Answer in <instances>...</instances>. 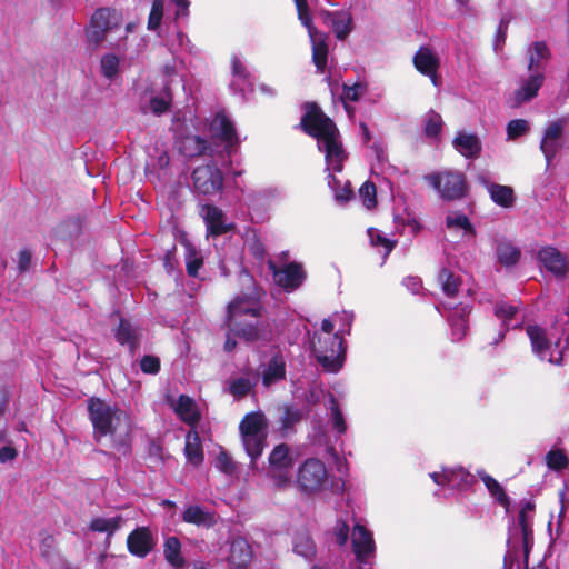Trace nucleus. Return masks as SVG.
I'll use <instances>...</instances> for the list:
<instances>
[{"mask_svg":"<svg viewBox=\"0 0 569 569\" xmlns=\"http://www.w3.org/2000/svg\"><path fill=\"white\" fill-rule=\"evenodd\" d=\"M299 128L317 140L318 150L325 154L328 186L333 193L339 191L341 183L335 173L342 171L348 153L343 148L336 123L322 112L317 103L307 102Z\"/></svg>","mask_w":569,"mask_h":569,"instance_id":"f257e3e1","label":"nucleus"},{"mask_svg":"<svg viewBox=\"0 0 569 569\" xmlns=\"http://www.w3.org/2000/svg\"><path fill=\"white\" fill-rule=\"evenodd\" d=\"M88 412L96 440L100 441L102 437L110 436L114 446L126 451L132 428L130 415L99 398L89 399Z\"/></svg>","mask_w":569,"mask_h":569,"instance_id":"f03ea898","label":"nucleus"},{"mask_svg":"<svg viewBox=\"0 0 569 569\" xmlns=\"http://www.w3.org/2000/svg\"><path fill=\"white\" fill-rule=\"evenodd\" d=\"M353 315L342 311L326 318L321 322V335L311 340L312 356H346V335L350 333Z\"/></svg>","mask_w":569,"mask_h":569,"instance_id":"7ed1b4c3","label":"nucleus"},{"mask_svg":"<svg viewBox=\"0 0 569 569\" xmlns=\"http://www.w3.org/2000/svg\"><path fill=\"white\" fill-rule=\"evenodd\" d=\"M122 21V13L116 9L108 7L97 9L87 30L88 44L97 49L104 41L107 33L120 28Z\"/></svg>","mask_w":569,"mask_h":569,"instance_id":"20e7f679","label":"nucleus"},{"mask_svg":"<svg viewBox=\"0 0 569 569\" xmlns=\"http://www.w3.org/2000/svg\"><path fill=\"white\" fill-rule=\"evenodd\" d=\"M266 262L272 273L273 283L286 293L297 291L307 280L308 274L302 262L291 261L277 266L270 258Z\"/></svg>","mask_w":569,"mask_h":569,"instance_id":"39448f33","label":"nucleus"},{"mask_svg":"<svg viewBox=\"0 0 569 569\" xmlns=\"http://www.w3.org/2000/svg\"><path fill=\"white\" fill-rule=\"evenodd\" d=\"M426 180L439 193L442 200H459L467 194L466 177L459 171L433 172L428 174Z\"/></svg>","mask_w":569,"mask_h":569,"instance_id":"423d86ee","label":"nucleus"},{"mask_svg":"<svg viewBox=\"0 0 569 569\" xmlns=\"http://www.w3.org/2000/svg\"><path fill=\"white\" fill-rule=\"evenodd\" d=\"M226 323L233 336L249 341V296H238L229 302Z\"/></svg>","mask_w":569,"mask_h":569,"instance_id":"0eeeda50","label":"nucleus"},{"mask_svg":"<svg viewBox=\"0 0 569 569\" xmlns=\"http://www.w3.org/2000/svg\"><path fill=\"white\" fill-rule=\"evenodd\" d=\"M327 480V468L319 459H307L298 470L297 483L305 492H317L322 490Z\"/></svg>","mask_w":569,"mask_h":569,"instance_id":"6e6552de","label":"nucleus"},{"mask_svg":"<svg viewBox=\"0 0 569 569\" xmlns=\"http://www.w3.org/2000/svg\"><path fill=\"white\" fill-rule=\"evenodd\" d=\"M268 473L278 487L286 486L290 480L293 458L284 443L276 446L269 455Z\"/></svg>","mask_w":569,"mask_h":569,"instance_id":"1a4fd4ad","label":"nucleus"},{"mask_svg":"<svg viewBox=\"0 0 569 569\" xmlns=\"http://www.w3.org/2000/svg\"><path fill=\"white\" fill-rule=\"evenodd\" d=\"M196 192L204 196L218 193L223 188V176L216 164L197 167L191 174Z\"/></svg>","mask_w":569,"mask_h":569,"instance_id":"9d476101","label":"nucleus"},{"mask_svg":"<svg viewBox=\"0 0 569 569\" xmlns=\"http://www.w3.org/2000/svg\"><path fill=\"white\" fill-rule=\"evenodd\" d=\"M210 133L213 141H220L224 144L226 152L230 156L232 149L238 144L239 139L233 123L227 114L219 112L210 122Z\"/></svg>","mask_w":569,"mask_h":569,"instance_id":"9b49d317","label":"nucleus"},{"mask_svg":"<svg viewBox=\"0 0 569 569\" xmlns=\"http://www.w3.org/2000/svg\"><path fill=\"white\" fill-rule=\"evenodd\" d=\"M545 79L546 76L539 71H528V76L520 79L519 87L509 102L510 107L518 108L535 99L543 86Z\"/></svg>","mask_w":569,"mask_h":569,"instance_id":"f8f14e48","label":"nucleus"},{"mask_svg":"<svg viewBox=\"0 0 569 569\" xmlns=\"http://www.w3.org/2000/svg\"><path fill=\"white\" fill-rule=\"evenodd\" d=\"M351 545L357 560L361 563H367L375 555L376 546L372 533L360 523H356L352 528Z\"/></svg>","mask_w":569,"mask_h":569,"instance_id":"ddd939ff","label":"nucleus"},{"mask_svg":"<svg viewBox=\"0 0 569 569\" xmlns=\"http://www.w3.org/2000/svg\"><path fill=\"white\" fill-rule=\"evenodd\" d=\"M538 260L542 268L557 278H562L569 271V260L552 246H545L538 251Z\"/></svg>","mask_w":569,"mask_h":569,"instance_id":"4468645a","label":"nucleus"},{"mask_svg":"<svg viewBox=\"0 0 569 569\" xmlns=\"http://www.w3.org/2000/svg\"><path fill=\"white\" fill-rule=\"evenodd\" d=\"M166 401L183 422L192 428L198 423L200 413L192 398L186 395H180L178 398L168 395Z\"/></svg>","mask_w":569,"mask_h":569,"instance_id":"2eb2a0df","label":"nucleus"},{"mask_svg":"<svg viewBox=\"0 0 569 569\" xmlns=\"http://www.w3.org/2000/svg\"><path fill=\"white\" fill-rule=\"evenodd\" d=\"M477 181L483 186L493 203L501 208H511L515 204L516 196L510 186L491 182L486 173H480Z\"/></svg>","mask_w":569,"mask_h":569,"instance_id":"dca6fc26","label":"nucleus"},{"mask_svg":"<svg viewBox=\"0 0 569 569\" xmlns=\"http://www.w3.org/2000/svg\"><path fill=\"white\" fill-rule=\"evenodd\" d=\"M415 68L423 76L428 77L433 86H438V69L440 67L439 57L429 48L420 47L413 56Z\"/></svg>","mask_w":569,"mask_h":569,"instance_id":"f3484780","label":"nucleus"},{"mask_svg":"<svg viewBox=\"0 0 569 569\" xmlns=\"http://www.w3.org/2000/svg\"><path fill=\"white\" fill-rule=\"evenodd\" d=\"M281 194L278 188H267L251 193V210L256 211V214L251 213V223L264 221L268 218V209L272 200Z\"/></svg>","mask_w":569,"mask_h":569,"instance_id":"a211bd4d","label":"nucleus"},{"mask_svg":"<svg viewBox=\"0 0 569 569\" xmlns=\"http://www.w3.org/2000/svg\"><path fill=\"white\" fill-rule=\"evenodd\" d=\"M323 22L332 30L338 40H345L353 29L352 16L348 10L323 12Z\"/></svg>","mask_w":569,"mask_h":569,"instance_id":"6ab92c4d","label":"nucleus"},{"mask_svg":"<svg viewBox=\"0 0 569 569\" xmlns=\"http://www.w3.org/2000/svg\"><path fill=\"white\" fill-rule=\"evenodd\" d=\"M200 214L204 220L207 231L213 237L222 236L232 229V224L224 221L223 211L213 204L201 206Z\"/></svg>","mask_w":569,"mask_h":569,"instance_id":"aec40b11","label":"nucleus"},{"mask_svg":"<svg viewBox=\"0 0 569 569\" xmlns=\"http://www.w3.org/2000/svg\"><path fill=\"white\" fill-rule=\"evenodd\" d=\"M127 547L131 555L144 558L153 549L151 531L147 527L134 529L127 538Z\"/></svg>","mask_w":569,"mask_h":569,"instance_id":"412c9836","label":"nucleus"},{"mask_svg":"<svg viewBox=\"0 0 569 569\" xmlns=\"http://www.w3.org/2000/svg\"><path fill=\"white\" fill-rule=\"evenodd\" d=\"M452 146L466 159H477L482 150L479 137L475 133L458 131L452 140Z\"/></svg>","mask_w":569,"mask_h":569,"instance_id":"4be33fe9","label":"nucleus"},{"mask_svg":"<svg viewBox=\"0 0 569 569\" xmlns=\"http://www.w3.org/2000/svg\"><path fill=\"white\" fill-rule=\"evenodd\" d=\"M528 71H539L546 76L547 63L551 57V51L545 41H536L527 49Z\"/></svg>","mask_w":569,"mask_h":569,"instance_id":"5701e85b","label":"nucleus"},{"mask_svg":"<svg viewBox=\"0 0 569 569\" xmlns=\"http://www.w3.org/2000/svg\"><path fill=\"white\" fill-rule=\"evenodd\" d=\"M431 478L438 485H448L456 489L468 487L472 481V476L463 468L445 469L442 473L433 472Z\"/></svg>","mask_w":569,"mask_h":569,"instance_id":"b1692460","label":"nucleus"},{"mask_svg":"<svg viewBox=\"0 0 569 569\" xmlns=\"http://www.w3.org/2000/svg\"><path fill=\"white\" fill-rule=\"evenodd\" d=\"M267 420L261 412H251V460L261 455L267 436Z\"/></svg>","mask_w":569,"mask_h":569,"instance_id":"393cba45","label":"nucleus"},{"mask_svg":"<svg viewBox=\"0 0 569 569\" xmlns=\"http://www.w3.org/2000/svg\"><path fill=\"white\" fill-rule=\"evenodd\" d=\"M182 520L198 527L210 528L214 525V516L207 509L198 506H187L182 512Z\"/></svg>","mask_w":569,"mask_h":569,"instance_id":"a878e982","label":"nucleus"},{"mask_svg":"<svg viewBox=\"0 0 569 569\" xmlns=\"http://www.w3.org/2000/svg\"><path fill=\"white\" fill-rule=\"evenodd\" d=\"M117 341L122 346H128L129 352L134 353L139 345V335L130 321L121 318L114 332Z\"/></svg>","mask_w":569,"mask_h":569,"instance_id":"bb28decb","label":"nucleus"},{"mask_svg":"<svg viewBox=\"0 0 569 569\" xmlns=\"http://www.w3.org/2000/svg\"><path fill=\"white\" fill-rule=\"evenodd\" d=\"M468 307L456 308L449 316L450 335L452 341H460L468 330Z\"/></svg>","mask_w":569,"mask_h":569,"instance_id":"cd10ccee","label":"nucleus"},{"mask_svg":"<svg viewBox=\"0 0 569 569\" xmlns=\"http://www.w3.org/2000/svg\"><path fill=\"white\" fill-rule=\"evenodd\" d=\"M278 333L273 321L269 319L258 320L251 323V345L271 342Z\"/></svg>","mask_w":569,"mask_h":569,"instance_id":"c85d7f7f","label":"nucleus"},{"mask_svg":"<svg viewBox=\"0 0 569 569\" xmlns=\"http://www.w3.org/2000/svg\"><path fill=\"white\" fill-rule=\"evenodd\" d=\"M184 455L187 461L194 467L203 462V450L199 433L192 429L186 435Z\"/></svg>","mask_w":569,"mask_h":569,"instance_id":"c756f323","label":"nucleus"},{"mask_svg":"<svg viewBox=\"0 0 569 569\" xmlns=\"http://www.w3.org/2000/svg\"><path fill=\"white\" fill-rule=\"evenodd\" d=\"M312 46V61L317 68V72L323 73L328 63V44L322 33L310 37Z\"/></svg>","mask_w":569,"mask_h":569,"instance_id":"7c9ffc66","label":"nucleus"},{"mask_svg":"<svg viewBox=\"0 0 569 569\" xmlns=\"http://www.w3.org/2000/svg\"><path fill=\"white\" fill-rule=\"evenodd\" d=\"M496 254L501 264L510 267L519 261L520 249L511 241L501 239L496 243Z\"/></svg>","mask_w":569,"mask_h":569,"instance_id":"2f4dec72","label":"nucleus"},{"mask_svg":"<svg viewBox=\"0 0 569 569\" xmlns=\"http://www.w3.org/2000/svg\"><path fill=\"white\" fill-rule=\"evenodd\" d=\"M164 559L174 568L181 569L186 565L184 558L181 556V543L177 537H169L163 543Z\"/></svg>","mask_w":569,"mask_h":569,"instance_id":"473e14b6","label":"nucleus"},{"mask_svg":"<svg viewBox=\"0 0 569 569\" xmlns=\"http://www.w3.org/2000/svg\"><path fill=\"white\" fill-rule=\"evenodd\" d=\"M123 522L124 519L122 516L109 518L97 517L91 520L89 528L94 532L107 533V537L110 538L122 527Z\"/></svg>","mask_w":569,"mask_h":569,"instance_id":"72a5a7b5","label":"nucleus"},{"mask_svg":"<svg viewBox=\"0 0 569 569\" xmlns=\"http://www.w3.org/2000/svg\"><path fill=\"white\" fill-rule=\"evenodd\" d=\"M182 149L187 157H200L211 154V144L200 136H189L182 141Z\"/></svg>","mask_w":569,"mask_h":569,"instance_id":"f704fd0d","label":"nucleus"},{"mask_svg":"<svg viewBox=\"0 0 569 569\" xmlns=\"http://www.w3.org/2000/svg\"><path fill=\"white\" fill-rule=\"evenodd\" d=\"M526 332L530 339L532 351L535 353H542L549 349L551 341L546 329L538 325H528Z\"/></svg>","mask_w":569,"mask_h":569,"instance_id":"c9c22d12","label":"nucleus"},{"mask_svg":"<svg viewBox=\"0 0 569 569\" xmlns=\"http://www.w3.org/2000/svg\"><path fill=\"white\" fill-rule=\"evenodd\" d=\"M249 545L246 540H234L231 543L229 562L236 569H246L249 563Z\"/></svg>","mask_w":569,"mask_h":569,"instance_id":"e433bc0d","label":"nucleus"},{"mask_svg":"<svg viewBox=\"0 0 569 569\" xmlns=\"http://www.w3.org/2000/svg\"><path fill=\"white\" fill-rule=\"evenodd\" d=\"M284 362L283 358H272L268 365L263 366L262 382L266 387L271 386L276 381L284 378Z\"/></svg>","mask_w":569,"mask_h":569,"instance_id":"4c0bfd02","label":"nucleus"},{"mask_svg":"<svg viewBox=\"0 0 569 569\" xmlns=\"http://www.w3.org/2000/svg\"><path fill=\"white\" fill-rule=\"evenodd\" d=\"M293 551L311 560L316 556V545L307 531H298L293 537Z\"/></svg>","mask_w":569,"mask_h":569,"instance_id":"58836bf2","label":"nucleus"},{"mask_svg":"<svg viewBox=\"0 0 569 569\" xmlns=\"http://www.w3.org/2000/svg\"><path fill=\"white\" fill-rule=\"evenodd\" d=\"M368 236L370 238L371 246L376 248H381L382 253V263L387 260L390 252L396 247V241L390 240L386 236H383L378 229L369 228Z\"/></svg>","mask_w":569,"mask_h":569,"instance_id":"ea45409f","label":"nucleus"},{"mask_svg":"<svg viewBox=\"0 0 569 569\" xmlns=\"http://www.w3.org/2000/svg\"><path fill=\"white\" fill-rule=\"evenodd\" d=\"M438 282L447 297H455L458 293L460 279L449 269L442 268L439 271Z\"/></svg>","mask_w":569,"mask_h":569,"instance_id":"a19ab883","label":"nucleus"},{"mask_svg":"<svg viewBox=\"0 0 569 569\" xmlns=\"http://www.w3.org/2000/svg\"><path fill=\"white\" fill-rule=\"evenodd\" d=\"M518 310L517 306L508 305L506 302H498L495 306V315L497 318L502 320V325L505 327L503 330L499 332L498 338L495 340V343H497L499 340H502L505 337V331L511 326L510 321L512 320L513 316L516 315Z\"/></svg>","mask_w":569,"mask_h":569,"instance_id":"79ce46f5","label":"nucleus"},{"mask_svg":"<svg viewBox=\"0 0 569 569\" xmlns=\"http://www.w3.org/2000/svg\"><path fill=\"white\" fill-rule=\"evenodd\" d=\"M442 127L443 120L438 112L430 110L426 113L423 121V134L427 138L438 139Z\"/></svg>","mask_w":569,"mask_h":569,"instance_id":"37998d69","label":"nucleus"},{"mask_svg":"<svg viewBox=\"0 0 569 569\" xmlns=\"http://www.w3.org/2000/svg\"><path fill=\"white\" fill-rule=\"evenodd\" d=\"M481 480L483 481L485 486L487 487L488 491L491 493V496L503 507L509 506V498L506 495L503 488L501 485L491 476L487 473H480Z\"/></svg>","mask_w":569,"mask_h":569,"instance_id":"c03bdc74","label":"nucleus"},{"mask_svg":"<svg viewBox=\"0 0 569 569\" xmlns=\"http://www.w3.org/2000/svg\"><path fill=\"white\" fill-rule=\"evenodd\" d=\"M545 459L548 468L555 471H561L569 465V459L562 449H551Z\"/></svg>","mask_w":569,"mask_h":569,"instance_id":"a18cd8bd","label":"nucleus"},{"mask_svg":"<svg viewBox=\"0 0 569 569\" xmlns=\"http://www.w3.org/2000/svg\"><path fill=\"white\" fill-rule=\"evenodd\" d=\"M295 4L298 12V18L301 21L302 26L307 28L309 37H313L319 32L312 26V16L309 11L307 0H295Z\"/></svg>","mask_w":569,"mask_h":569,"instance_id":"49530a36","label":"nucleus"},{"mask_svg":"<svg viewBox=\"0 0 569 569\" xmlns=\"http://www.w3.org/2000/svg\"><path fill=\"white\" fill-rule=\"evenodd\" d=\"M365 92L366 86L362 83L357 82L352 86L343 84L341 99L345 103V109L349 114L351 113V107L347 104V101H358Z\"/></svg>","mask_w":569,"mask_h":569,"instance_id":"de8ad7c7","label":"nucleus"},{"mask_svg":"<svg viewBox=\"0 0 569 569\" xmlns=\"http://www.w3.org/2000/svg\"><path fill=\"white\" fill-rule=\"evenodd\" d=\"M214 467L229 477L236 476L238 471L237 463L224 450H221L217 456Z\"/></svg>","mask_w":569,"mask_h":569,"instance_id":"09e8293b","label":"nucleus"},{"mask_svg":"<svg viewBox=\"0 0 569 569\" xmlns=\"http://www.w3.org/2000/svg\"><path fill=\"white\" fill-rule=\"evenodd\" d=\"M166 96L163 97H152L150 99V108L152 112L157 116L163 114L167 112L172 103V97L170 92V88H164Z\"/></svg>","mask_w":569,"mask_h":569,"instance_id":"8fccbe9b","label":"nucleus"},{"mask_svg":"<svg viewBox=\"0 0 569 569\" xmlns=\"http://www.w3.org/2000/svg\"><path fill=\"white\" fill-rule=\"evenodd\" d=\"M359 197L367 209H372L377 206V190L371 181H366L359 189Z\"/></svg>","mask_w":569,"mask_h":569,"instance_id":"3c124183","label":"nucleus"},{"mask_svg":"<svg viewBox=\"0 0 569 569\" xmlns=\"http://www.w3.org/2000/svg\"><path fill=\"white\" fill-rule=\"evenodd\" d=\"M395 222L398 228H402L403 230L407 228L412 236H417L422 229L418 219L409 212H406L403 216H397Z\"/></svg>","mask_w":569,"mask_h":569,"instance_id":"603ef678","label":"nucleus"},{"mask_svg":"<svg viewBox=\"0 0 569 569\" xmlns=\"http://www.w3.org/2000/svg\"><path fill=\"white\" fill-rule=\"evenodd\" d=\"M448 228L463 229L466 232L475 233L473 227L463 212H455L446 218Z\"/></svg>","mask_w":569,"mask_h":569,"instance_id":"864d4df0","label":"nucleus"},{"mask_svg":"<svg viewBox=\"0 0 569 569\" xmlns=\"http://www.w3.org/2000/svg\"><path fill=\"white\" fill-rule=\"evenodd\" d=\"M330 411L333 429H336L339 435L345 433L347 430V425L343 415L339 409L338 402L333 396H330Z\"/></svg>","mask_w":569,"mask_h":569,"instance_id":"5fc2aeb1","label":"nucleus"},{"mask_svg":"<svg viewBox=\"0 0 569 569\" xmlns=\"http://www.w3.org/2000/svg\"><path fill=\"white\" fill-rule=\"evenodd\" d=\"M118 70H119V58L113 54V53H109V54H104L102 58H101V73L107 78V79H113L116 77V74L118 73Z\"/></svg>","mask_w":569,"mask_h":569,"instance_id":"6e6d98bb","label":"nucleus"},{"mask_svg":"<svg viewBox=\"0 0 569 569\" xmlns=\"http://www.w3.org/2000/svg\"><path fill=\"white\" fill-rule=\"evenodd\" d=\"M529 131V123L523 119H515L507 124L508 140H515Z\"/></svg>","mask_w":569,"mask_h":569,"instance_id":"4d7b16f0","label":"nucleus"},{"mask_svg":"<svg viewBox=\"0 0 569 569\" xmlns=\"http://www.w3.org/2000/svg\"><path fill=\"white\" fill-rule=\"evenodd\" d=\"M163 17V0H153L151 11L148 18V29L157 30Z\"/></svg>","mask_w":569,"mask_h":569,"instance_id":"13d9d810","label":"nucleus"},{"mask_svg":"<svg viewBox=\"0 0 569 569\" xmlns=\"http://www.w3.org/2000/svg\"><path fill=\"white\" fill-rule=\"evenodd\" d=\"M203 264V259L198 254V252L190 248L188 250L187 257H186V269L189 277H197L199 269Z\"/></svg>","mask_w":569,"mask_h":569,"instance_id":"bf43d9fd","label":"nucleus"},{"mask_svg":"<svg viewBox=\"0 0 569 569\" xmlns=\"http://www.w3.org/2000/svg\"><path fill=\"white\" fill-rule=\"evenodd\" d=\"M559 147L560 146L558 140L542 138L540 142V150L542 151L546 158L547 166H550L551 161L553 160L559 150Z\"/></svg>","mask_w":569,"mask_h":569,"instance_id":"052dcab7","label":"nucleus"},{"mask_svg":"<svg viewBox=\"0 0 569 569\" xmlns=\"http://www.w3.org/2000/svg\"><path fill=\"white\" fill-rule=\"evenodd\" d=\"M332 536L339 546H345L350 536L349 525L345 520H338L332 529Z\"/></svg>","mask_w":569,"mask_h":569,"instance_id":"680f3d73","label":"nucleus"},{"mask_svg":"<svg viewBox=\"0 0 569 569\" xmlns=\"http://www.w3.org/2000/svg\"><path fill=\"white\" fill-rule=\"evenodd\" d=\"M229 392L236 398L240 399L249 392V379L241 377L231 381Z\"/></svg>","mask_w":569,"mask_h":569,"instance_id":"e2e57ef3","label":"nucleus"},{"mask_svg":"<svg viewBox=\"0 0 569 569\" xmlns=\"http://www.w3.org/2000/svg\"><path fill=\"white\" fill-rule=\"evenodd\" d=\"M509 21L502 18L499 21L498 28L496 30L495 40H493V49L495 51H499L502 49V46L506 41L507 30H508Z\"/></svg>","mask_w":569,"mask_h":569,"instance_id":"0e129e2a","label":"nucleus"},{"mask_svg":"<svg viewBox=\"0 0 569 569\" xmlns=\"http://www.w3.org/2000/svg\"><path fill=\"white\" fill-rule=\"evenodd\" d=\"M345 358H317L319 366L326 372H337L343 366Z\"/></svg>","mask_w":569,"mask_h":569,"instance_id":"69168bd1","label":"nucleus"},{"mask_svg":"<svg viewBox=\"0 0 569 569\" xmlns=\"http://www.w3.org/2000/svg\"><path fill=\"white\" fill-rule=\"evenodd\" d=\"M251 254L258 260H264L267 256L263 243L258 239L256 231L251 229Z\"/></svg>","mask_w":569,"mask_h":569,"instance_id":"338daca9","label":"nucleus"},{"mask_svg":"<svg viewBox=\"0 0 569 569\" xmlns=\"http://www.w3.org/2000/svg\"><path fill=\"white\" fill-rule=\"evenodd\" d=\"M563 121L562 120H557V121H553L551 122L545 130V133H543V137L542 138H546V139H553V140H559V138L561 137L562 134V131H563Z\"/></svg>","mask_w":569,"mask_h":569,"instance_id":"774afa93","label":"nucleus"}]
</instances>
